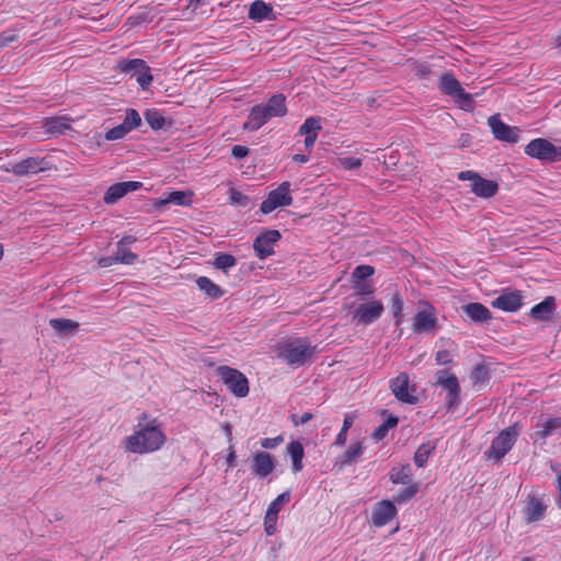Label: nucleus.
<instances>
[{
  "instance_id": "680f3d73",
  "label": "nucleus",
  "mask_w": 561,
  "mask_h": 561,
  "mask_svg": "<svg viewBox=\"0 0 561 561\" xmlns=\"http://www.w3.org/2000/svg\"><path fill=\"white\" fill-rule=\"evenodd\" d=\"M312 417H313L312 413H310V412H306V413H304V414L299 417V420H296V415H293V421H294V423H295L296 425H298V424H306L307 422H309L310 420H312Z\"/></svg>"
},
{
  "instance_id": "49530a36",
  "label": "nucleus",
  "mask_w": 561,
  "mask_h": 561,
  "mask_svg": "<svg viewBox=\"0 0 561 561\" xmlns=\"http://www.w3.org/2000/svg\"><path fill=\"white\" fill-rule=\"evenodd\" d=\"M278 515L274 514L271 511H266L265 517H264V530L266 535L272 536L276 531V524H277Z\"/></svg>"
},
{
  "instance_id": "8fccbe9b",
  "label": "nucleus",
  "mask_w": 561,
  "mask_h": 561,
  "mask_svg": "<svg viewBox=\"0 0 561 561\" xmlns=\"http://www.w3.org/2000/svg\"><path fill=\"white\" fill-rule=\"evenodd\" d=\"M339 165L345 170H355L362 165V160L355 157H344L339 159Z\"/></svg>"
},
{
  "instance_id": "f3484780",
  "label": "nucleus",
  "mask_w": 561,
  "mask_h": 561,
  "mask_svg": "<svg viewBox=\"0 0 561 561\" xmlns=\"http://www.w3.org/2000/svg\"><path fill=\"white\" fill-rule=\"evenodd\" d=\"M275 469V462L273 457L266 451H257L253 454L251 461L252 473L264 479L271 474Z\"/></svg>"
},
{
  "instance_id": "a878e982",
  "label": "nucleus",
  "mask_w": 561,
  "mask_h": 561,
  "mask_svg": "<svg viewBox=\"0 0 561 561\" xmlns=\"http://www.w3.org/2000/svg\"><path fill=\"white\" fill-rule=\"evenodd\" d=\"M412 468L409 463L393 467L389 472V479L393 484H412Z\"/></svg>"
},
{
  "instance_id": "a18cd8bd",
  "label": "nucleus",
  "mask_w": 561,
  "mask_h": 561,
  "mask_svg": "<svg viewBox=\"0 0 561 561\" xmlns=\"http://www.w3.org/2000/svg\"><path fill=\"white\" fill-rule=\"evenodd\" d=\"M146 121L153 129H160L164 126V117L157 111H148L146 113Z\"/></svg>"
},
{
  "instance_id": "09e8293b",
  "label": "nucleus",
  "mask_w": 561,
  "mask_h": 561,
  "mask_svg": "<svg viewBox=\"0 0 561 561\" xmlns=\"http://www.w3.org/2000/svg\"><path fill=\"white\" fill-rule=\"evenodd\" d=\"M128 133L129 131H127V129L122 124H119L118 126L108 129L104 137L106 140L113 141L124 138Z\"/></svg>"
},
{
  "instance_id": "7c9ffc66",
  "label": "nucleus",
  "mask_w": 561,
  "mask_h": 561,
  "mask_svg": "<svg viewBox=\"0 0 561 561\" xmlns=\"http://www.w3.org/2000/svg\"><path fill=\"white\" fill-rule=\"evenodd\" d=\"M363 451H364V444L362 442H356V443L352 444L343 455V458L341 461L342 466H350V465L356 462L357 459L359 458V456L363 454Z\"/></svg>"
},
{
  "instance_id": "79ce46f5",
  "label": "nucleus",
  "mask_w": 561,
  "mask_h": 561,
  "mask_svg": "<svg viewBox=\"0 0 561 561\" xmlns=\"http://www.w3.org/2000/svg\"><path fill=\"white\" fill-rule=\"evenodd\" d=\"M237 264V260L233 255L227 253H219L216 255L214 265L219 270H227L233 267Z\"/></svg>"
},
{
  "instance_id": "39448f33",
  "label": "nucleus",
  "mask_w": 561,
  "mask_h": 561,
  "mask_svg": "<svg viewBox=\"0 0 561 561\" xmlns=\"http://www.w3.org/2000/svg\"><path fill=\"white\" fill-rule=\"evenodd\" d=\"M439 89L444 94L451 96L455 102L458 103L460 108L466 111H471L473 108L472 95L462 89L460 82L453 75H442L439 79Z\"/></svg>"
},
{
  "instance_id": "393cba45",
  "label": "nucleus",
  "mask_w": 561,
  "mask_h": 561,
  "mask_svg": "<svg viewBox=\"0 0 561 561\" xmlns=\"http://www.w3.org/2000/svg\"><path fill=\"white\" fill-rule=\"evenodd\" d=\"M248 16L255 22L273 20V7L262 0H255L250 4Z\"/></svg>"
},
{
  "instance_id": "f8f14e48",
  "label": "nucleus",
  "mask_w": 561,
  "mask_h": 561,
  "mask_svg": "<svg viewBox=\"0 0 561 561\" xmlns=\"http://www.w3.org/2000/svg\"><path fill=\"white\" fill-rule=\"evenodd\" d=\"M435 385L440 386L447 391L446 404L449 410L458 405L460 400V386L455 375H450L445 369L437 370Z\"/></svg>"
},
{
  "instance_id": "0eeeda50",
  "label": "nucleus",
  "mask_w": 561,
  "mask_h": 561,
  "mask_svg": "<svg viewBox=\"0 0 561 561\" xmlns=\"http://www.w3.org/2000/svg\"><path fill=\"white\" fill-rule=\"evenodd\" d=\"M217 375L227 386L229 391L238 398H244L249 393V381L247 377L238 369L229 366H219Z\"/></svg>"
},
{
  "instance_id": "5701e85b",
  "label": "nucleus",
  "mask_w": 561,
  "mask_h": 561,
  "mask_svg": "<svg viewBox=\"0 0 561 561\" xmlns=\"http://www.w3.org/2000/svg\"><path fill=\"white\" fill-rule=\"evenodd\" d=\"M192 192H183V191H173L167 194L164 197L159 198L154 202V206L157 208H161L168 204H175L180 206H191L193 201Z\"/></svg>"
},
{
  "instance_id": "338daca9",
  "label": "nucleus",
  "mask_w": 561,
  "mask_h": 561,
  "mask_svg": "<svg viewBox=\"0 0 561 561\" xmlns=\"http://www.w3.org/2000/svg\"><path fill=\"white\" fill-rule=\"evenodd\" d=\"M136 241V238L133 237V236H126L124 238H122L121 241H118V243L121 244H124L125 247L128 245V244H131Z\"/></svg>"
},
{
  "instance_id": "c756f323",
  "label": "nucleus",
  "mask_w": 561,
  "mask_h": 561,
  "mask_svg": "<svg viewBox=\"0 0 561 561\" xmlns=\"http://www.w3.org/2000/svg\"><path fill=\"white\" fill-rule=\"evenodd\" d=\"M197 287L211 299H218L222 296V290L218 285L213 283L208 277L201 276L196 279Z\"/></svg>"
},
{
  "instance_id": "a19ab883",
  "label": "nucleus",
  "mask_w": 561,
  "mask_h": 561,
  "mask_svg": "<svg viewBox=\"0 0 561 561\" xmlns=\"http://www.w3.org/2000/svg\"><path fill=\"white\" fill-rule=\"evenodd\" d=\"M115 256H117L118 263L123 264H134L137 260V254L133 253L124 244L121 243H117V251Z\"/></svg>"
},
{
  "instance_id": "58836bf2",
  "label": "nucleus",
  "mask_w": 561,
  "mask_h": 561,
  "mask_svg": "<svg viewBox=\"0 0 561 561\" xmlns=\"http://www.w3.org/2000/svg\"><path fill=\"white\" fill-rule=\"evenodd\" d=\"M391 310L396 324L400 325L403 321V301L399 293L393 294L391 298Z\"/></svg>"
},
{
  "instance_id": "ea45409f",
  "label": "nucleus",
  "mask_w": 561,
  "mask_h": 561,
  "mask_svg": "<svg viewBox=\"0 0 561 561\" xmlns=\"http://www.w3.org/2000/svg\"><path fill=\"white\" fill-rule=\"evenodd\" d=\"M140 123L141 117L139 113L134 108H128L122 125L130 133L133 129L137 128Z\"/></svg>"
},
{
  "instance_id": "c03bdc74",
  "label": "nucleus",
  "mask_w": 561,
  "mask_h": 561,
  "mask_svg": "<svg viewBox=\"0 0 561 561\" xmlns=\"http://www.w3.org/2000/svg\"><path fill=\"white\" fill-rule=\"evenodd\" d=\"M290 501V491H285L280 493L274 501L268 505L267 511L273 512L274 514L279 513L282 507Z\"/></svg>"
},
{
  "instance_id": "473e14b6",
  "label": "nucleus",
  "mask_w": 561,
  "mask_h": 561,
  "mask_svg": "<svg viewBox=\"0 0 561 561\" xmlns=\"http://www.w3.org/2000/svg\"><path fill=\"white\" fill-rule=\"evenodd\" d=\"M355 419H356V414L355 413H347L344 416L342 428L339 432V434L336 435V438H335V442H334L335 446H344L346 444L347 431L352 427Z\"/></svg>"
},
{
  "instance_id": "6e6552de",
  "label": "nucleus",
  "mask_w": 561,
  "mask_h": 561,
  "mask_svg": "<svg viewBox=\"0 0 561 561\" xmlns=\"http://www.w3.org/2000/svg\"><path fill=\"white\" fill-rule=\"evenodd\" d=\"M458 180L470 181L471 192L481 198H491L499 191V184L495 181L482 178L474 171H461L458 173Z\"/></svg>"
},
{
  "instance_id": "cd10ccee",
  "label": "nucleus",
  "mask_w": 561,
  "mask_h": 561,
  "mask_svg": "<svg viewBox=\"0 0 561 561\" xmlns=\"http://www.w3.org/2000/svg\"><path fill=\"white\" fill-rule=\"evenodd\" d=\"M559 430H561V416L549 417L542 423L541 428L535 433V437L546 439Z\"/></svg>"
},
{
  "instance_id": "c9c22d12",
  "label": "nucleus",
  "mask_w": 561,
  "mask_h": 561,
  "mask_svg": "<svg viewBox=\"0 0 561 561\" xmlns=\"http://www.w3.org/2000/svg\"><path fill=\"white\" fill-rule=\"evenodd\" d=\"M321 121L319 117H308L304 124L299 127L298 134L299 135H312L316 134L318 136V133L321 130Z\"/></svg>"
},
{
  "instance_id": "052dcab7",
  "label": "nucleus",
  "mask_w": 561,
  "mask_h": 561,
  "mask_svg": "<svg viewBox=\"0 0 561 561\" xmlns=\"http://www.w3.org/2000/svg\"><path fill=\"white\" fill-rule=\"evenodd\" d=\"M226 460L229 468H233L236 466V451L233 446H230L228 448V455Z\"/></svg>"
},
{
  "instance_id": "6e6d98bb",
  "label": "nucleus",
  "mask_w": 561,
  "mask_h": 561,
  "mask_svg": "<svg viewBox=\"0 0 561 561\" xmlns=\"http://www.w3.org/2000/svg\"><path fill=\"white\" fill-rule=\"evenodd\" d=\"M231 154L236 159H243L249 154V148L245 146L236 145L231 149Z\"/></svg>"
},
{
  "instance_id": "4c0bfd02",
  "label": "nucleus",
  "mask_w": 561,
  "mask_h": 561,
  "mask_svg": "<svg viewBox=\"0 0 561 561\" xmlns=\"http://www.w3.org/2000/svg\"><path fill=\"white\" fill-rule=\"evenodd\" d=\"M134 77H136V81L142 90H146L153 80V77L150 73V67L146 64V61H144V68L140 67L138 71L135 72Z\"/></svg>"
},
{
  "instance_id": "9d476101",
  "label": "nucleus",
  "mask_w": 561,
  "mask_h": 561,
  "mask_svg": "<svg viewBox=\"0 0 561 561\" xmlns=\"http://www.w3.org/2000/svg\"><path fill=\"white\" fill-rule=\"evenodd\" d=\"M291 204L290 183L285 181L270 192L267 198L261 203L260 210L263 214H270L277 207L289 206Z\"/></svg>"
},
{
  "instance_id": "13d9d810",
  "label": "nucleus",
  "mask_w": 561,
  "mask_h": 561,
  "mask_svg": "<svg viewBox=\"0 0 561 561\" xmlns=\"http://www.w3.org/2000/svg\"><path fill=\"white\" fill-rule=\"evenodd\" d=\"M16 36L15 34L13 33H3L1 36H0V48L1 47H5L7 45H9L11 42L15 41Z\"/></svg>"
},
{
  "instance_id": "9b49d317",
  "label": "nucleus",
  "mask_w": 561,
  "mask_h": 561,
  "mask_svg": "<svg viewBox=\"0 0 561 561\" xmlns=\"http://www.w3.org/2000/svg\"><path fill=\"white\" fill-rule=\"evenodd\" d=\"M389 388L397 400L403 403L415 404L417 397L414 394L415 386H410V377L407 373H400L390 379Z\"/></svg>"
},
{
  "instance_id": "b1692460",
  "label": "nucleus",
  "mask_w": 561,
  "mask_h": 561,
  "mask_svg": "<svg viewBox=\"0 0 561 561\" xmlns=\"http://www.w3.org/2000/svg\"><path fill=\"white\" fill-rule=\"evenodd\" d=\"M466 316L476 323H484L492 319L491 311L480 302H470L462 306Z\"/></svg>"
},
{
  "instance_id": "e2e57ef3",
  "label": "nucleus",
  "mask_w": 561,
  "mask_h": 561,
  "mask_svg": "<svg viewBox=\"0 0 561 561\" xmlns=\"http://www.w3.org/2000/svg\"><path fill=\"white\" fill-rule=\"evenodd\" d=\"M305 136H306V138H305V147H306L307 150L310 151L312 149V147L314 146L318 136L316 134L305 135Z\"/></svg>"
},
{
  "instance_id": "69168bd1",
  "label": "nucleus",
  "mask_w": 561,
  "mask_h": 561,
  "mask_svg": "<svg viewBox=\"0 0 561 561\" xmlns=\"http://www.w3.org/2000/svg\"><path fill=\"white\" fill-rule=\"evenodd\" d=\"M293 161L297 162V163H306L309 161V156L308 154H300V153H297V154H294L291 157Z\"/></svg>"
},
{
  "instance_id": "423d86ee",
  "label": "nucleus",
  "mask_w": 561,
  "mask_h": 561,
  "mask_svg": "<svg viewBox=\"0 0 561 561\" xmlns=\"http://www.w3.org/2000/svg\"><path fill=\"white\" fill-rule=\"evenodd\" d=\"M519 434V424L514 423L512 426L501 431L493 439L488 457L500 461L514 446Z\"/></svg>"
},
{
  "instance_id": "864d4df0",
  "label": "nucleus",
  "mask_w": 561,
  "mask_h": 561,
  "mask_svg": "<svg viewBox=\"0 0 561 561\" xmlns=\"http://www.w3.org/2000/svg\"><path fill=\"white\" fill-rule=\"evenodd\" d=\"M283 442L282 436L273 437V438H263L261 440V446L265 449L276 448Z\"/></svg>"
},
{
  "instance_id": "7ed1b4c3",
  "label": "nucleus",
  "mask_w": 561,
  "mask_h": 561,
  "mask_svg": "<svg viewBox=\"0 0 561 561\" xmlns=\"http://www.w3.org/2000/svg\"><path fill=\"white\" fill-rule=\"evenodd\" d=\"M314 354V346L306 339H293L278 345V356L290 366H302Z\"/></svg>"
},
{
  "instance_id": "72a5a7b5",
  "label": "nucleus",
  "mask_w": 561,
  "mask_h": 561,
  "mask_svg": "<svg viewBox=\"0 0 561 561\" xmlns=\"http://www.w3.org/2000/svg\"><path fill=\"white\" fill-rule=\"evenodd\" d=\"M434 449H435V445H433L431 443L422 444L417 448V450L415 451L414 457H413L415 465L419 468H423L426 465L427 459H428L430 455L434 451Z\"/></svg>"
},
{
  "instance_id": "6ab92c4d",
  "label": "nucleus",
  "mask_w": 561,
  "mask_h": 561,
  "mask_svg": "<svg viewBox=\"0 0 561 561\" xmlns=\"http://www.w3.org/2000/svg\"><path fill=\"white\" fill-rule=\"evenodd\" d=\"M492 307L505 312H515L523 305V297L519 291L503 293L492 301Z\"/></svg>"
},
{
  "instance_id": "a211bd4d",
  "label": "nucleus",
  "mask_w": 561,
  "mask_h": 561,
  "mask_svg": "<svg viewBox=\"0 0 561 561\" xmlns=\"http://www.w3.org/2000/svg\"><path fill=\"white\" fill-rule=\"evenodd\" d=\"M142 186L141 182L128 181L111 185L103 197L104 203L107 205L116 203L129 192H135Z\"/></svg>"
},
{
  "instance_id": "de8ad7c7",
  "label": "nucleus",
  "mask_w": 561,
  "mask_h": 561,
  "mask_svg": "<svg viewBox=\"0 0 561 561\" xmlns=\"http://www.w3.org/2000/svg\"><path fill=\"white\" fill-rule=\"evenodd\" d=\"M375 270L370 265H358L355 267L353 272V278L355 283H359V280L366 279L374 274Z\"/></svg>"
},
{
  "instance_id": "f257e3e1",
  "label": "nucleus",
  "mask_w": 561,
  "mask_h": 561,
  "mask_svg": "<svg viewBox=\"0 0 561 561\" xmlns=\"http://www.w3.org/2000/svg\"><path fill=\"white\" fill-rule=\"evenodd\" d=\"M165 442L167 435L159 420L142 413L138 417L137 430L131 435L126 436L123 444L126 451L145 455L158 451Z\"/></svg>"
},
{
  "instance_id": "603ef678",
  "label": "nucleus",
  "mask_w": 561,
  "mask_h": 561,
  "mask_svg": "<svg viewBox=\"0 0 561 561\" xmlns=\"http://www.w3.org/2000/svg\"><path fill=\"white\" fill-rule=\"evenodd\" d=\"M147 21H148V14L146 12H141L138 14L130 15L126 21V25H128L129 27H135V26L142 24L144 22H147Z\"/></svg>"
},
{
  "instance_id": "bb28decb",
  "label": "nucleus",
  "mask_w": 561,
  "mask_h": 561,
  "mask_svg": "<svg viewBox=\"0 0 561 561\" xmlns=\"http://www.w3.org/2000/svg\"><path fill=\"white\" fill-rule=\"evenodd\" d=\"M287 451L293 460V471L299 472L302 469L304 447L298 440L290 442Z\"/></svg>"
},
{
  "instance_id": "2eb2a0df",
  "label": "nucleus",
  "mask_w": 561,
  "mask_h": 561,
  "mask_svg": "<svg viewBox=\"0 0 561 561\" xmlns=\"http://www.w3.org/2000/svg\"><path fill=\"white\" fill-rule=\"evenodd\" d=\"M279 239L280 233L278 230H267L259 234L253 242L256 256L263 260L272 255L274 253V245Z\"/></svg>"
},
{
  "instance_id": "774afa93",
  "label": "nucleus",
  "mask_w": 561,
  "mask_h": 561,
  "mask_svg": "<svg viewBox=\"0 0 561 561\" xmlns=\"http://www.w3.org/2000/svg\"><path fill=\"white\" fill-rule=\"evenodd\" d=\"M206 0H191L190 5L195 10L199 4H205Z\"/></svg>"
},
{
  "instance_id": "1a4fd4ad",
  "label": "nucleus",
  "mask_w": 561,
  "mask_h": 561,
  "mask_svg": "<svg viewBox=\"0 0 561 561\" xmlns=\"http://www.w3.org/2000/svg\"><path fill=\"white\" fill-rule=\"evenodd\" d=\"M525 153L531 158L558 162L561 161V147L554 146L545 138H536L525 147Z\"/></svg>"
},
{
  "instance_id": "4d7b16f0",
  "label": "nucleus",
  "mask_w": 561,
  "mask_h": 561,
  "mask_svg": "<svg viewBox=\"0 0 561 561\" xmlns=\"http://www.w3.org/2000/svg\"><path fill=\"white\" fill-rule=\"evenodd\" d=\"M98 263L101 267H108V266H112L113 264H117L118 260H117V256H115V255L102 256L99 259Z\"/></svg>"
},
{
  "instance_id": "20e7f679",
  "label": "nucleus",
  "mask_w": 561,
  "mask_h": 561,
  "mask_svg": "<svg viewBox=\"0 0 561 561\" xmlns=\"http://www.w3.org/2000/svg\"><path fill=\"white\" fill-rule=\"evenodd\" d=\"M343 310H347L352 313V321L356 325H369L381 317L385 308L380 300L371 299L359 304L355 308L354 305L344 304Z\"/></svg>"
},
{
  "instance_id": "dca6fc26",
  "label": "nucleus",
  "mask_w": 561,
  "mask_h": 561,
  "mask_svg": "<svg viewBox=\"0 0 561 561\" xmlns=\"http://www.w3.org/2000/svg\"><path fill=\"white\" fill-rule=\"evenodd\" d=\"M398 514V510L392 501L382 500L377 502L371 514V522L376 527H382L389 524Z\"/></svg>"
},
{
  "instance_id": "f704fd0d",
  "label": "nucleus",
  "mask_w": 561,
  "mask_h": 561,
  "mask_svg": "<svg viewBox=\"0 0 561 561\" xmlns=\"http://www.w3.org/2000/svg\"><path fill=\"white\" fill-rule=\"evenodd\" d=\"M398 424V417L396 416H389L385 422H382L371 434V437L379 442L382 440L390 428L396 427Z\"/></svg>"
},
{
  "instance_id": "37998d69",
  "label": "nucleus",
  "mask_w": 561,
  "mask_h": 561,
  "mask_svg": "<svg viewBox=\"0 0 561 561\" xmlns=\"http://www.w3.org/2000/svg\"><path fill=\"white\" fill-rule=\"evenodd\" d=\"M470 378L472 380V383L476 385H482L489 380V369L484 365H477L474 369L472 370Z\"/></svg>"
},
{
  "instance_id": "412c9836",
  "label": "nucleus",
  "mask_w": 561,
  "mask_h": 561,
  "mask_svg": "<svg viewBox=\"0 0 561 561\" xmlns=\"http://www.w3.org/2000/svg\"><path fill=\"white\" fill-rule=\"evenodd\" d=\"M554 311L556 299L552 296H548L530 309L529 316L536 321H548L552 318Z\"/></svg>"
},
{
  "instance_id": "aec40b11",
  "label": "nucleus",
  "mask_w": 561,
  "mask_h": 561,
  "mask_svg": "<svg viewBox=\"0 0 561 561\" xmlns=\"http://www.w3.org/2000/svg\"><path fill=\"white\" fill-rule=\"evenodd\" d=\"M437 323V319L434 314L433 308L428 307L427 309H423L416 312L413 318V331L416 333L420 332H430L435 329Z\"/></svg>"
},
{
  "instance_id": "4468645a",
  "label": "nucleus",
  "mask_w": 561,
  "mask_h": 561,
  "mask_svg": "<svg viewBox=\"0 0 561 561\" xmlns=\"http://www.w3.org/2000/svg\"><path fill=\"white\" fill-rule=\"evenodd\" d=\"M488 124L497 140L510 144H515L518 141L520 130L515 126L506 125L499 118L497 115L490 116Z\"/></svg>"
},
{
  "instance_id": "0e129e2a",
  "label": "nucleus",
  "mask_w": 561,
  "mask_h": 561,
  "mask_svg": "<svg viewBox=\"0 0 561 561\" xmlns=\"http://www.w3.org/2000/svg\"><path fill=\"white\" fill-rule=\"evenodd\" d=\"M557 488H558V499H557V506L559 510H561V473L557 476Z\"/></svg>"
},
{
  "instance_id": "3c124183",
  "label": "nucleus",
  "mask_w": 561,
  "mask_h": 561,
  "mask_svg": "<svg viewBox=\"0 0 561 561\" xmlns=\"http://www.w3.org/2000/svg\"><path fill=\"white\" fill-rule=\"evenodd\" d=\"M230 201L232 204L245 206L248 204V197L236 188H230Z\"/></svg>"
},
{
  "instance_id": "c85d7f7f",
  "label": "nucleus",
  "mask_w": 561,
  "mask_h": 561,
  "mask_svg": "<svg viewBox=\"0 0 561 561\" xmlns=\"http://www.w3.org/2000/svg\"><path fill=\"white\" fill-rule=\"evenodd\" d=\"M49 325L59 334L68 335L73 333L78 328L79 323L70 319H50Z\"/></svg>"
},
{
  "instance_id": "ddd939ff",
  "label": "nucleus",
  "mask_w": 561,
  "mask_h": 561,
  "mask_svg": "<svg viewBox=\"0 0 561 561\" xmlns=\"http://www.w3.org/2000/svg\"><path fill=\"white\" fill-rule=\"evenodd\" d=\"M4 170L16 176H28L50 170V163L46 158L28 157L12 164L10 168H5Z\"/></svg>"
},
{
  "instance_id": "f03ea898",
  "label": "nucleus",
  "mask_w": 561,
  "mask_h": 561,
  "mask_svg": "<svg viewBox=\"0 0 561 561\" xmlns=\"http://www.w3.org/2000/svg\"><path fill=\"white\" fill-rule=\"evenodd\" d=\"M287 114L286 98L282 93L272 95L265 104L254 105L243 124V129L254 131L274 117H283Z\"/></svg>"
},
{
  "instance_id": "e433bc0d",
  "label": "nucleus",
  "mask_w": 561,
  "mask_h": 561,
  "mask_svg": "<svg viewBox=\"0 0 561 561\" xmlns=\"http://www.w3.org/2000/svg\"><path fill=\"white\" fill-rule=\"evenodd\" d=\"M419 489H420L419 483L408 484V486L404 490L398 492L393 496L392 502L398 503V504L405 503L416 495V493L419 492Z\"/></svg>"
},
{
  "instance_id": "2f4dec72",
  "label": "nucleus",
  "mask_w": 561,
  "mask_h": 561,
  "mask_svg": "<svg viewBox=\"0 0 561 561\" xmlns=\"http://www.w3.org/2000/svg\"><path fill=\"white\" fill-rule=\"evenodd\" d=\"M144 61L142 59L136 58V59H122L117 61L115 69L119 72L124 73H131V76L135 75L136 71L140 67L144 68Z\"/></svg>"
},
{
  "instance_id": "bf43d9fd",
  "label": "nucleus",
  "mask_w": 561,
  "mask_h": 561,
  "mask_svg": "<svg viewBox=\"0 0 561 561\" xmlns=\"http://www.w3.org/2000/svg\"><path fill=\"white\" fill-rule=\"evenodd\" d=\"M354 288L355 289H358L357 291V295H370L373 294V288L371 286L367 285V284H364V285H359V283H355L354 284Z\"/></svg>"
},
{
  "instance_id": "4be33fe9",
  "label": "nucleus",
  "mask_w": 561,
  "mask_h": 561,
  "mask_svg": "<svg viewBox=\"0 0 561 561\" xmlns=\"http://www.w3.org/2000/svg\"><path fill=\"white\" fill-rule=\"evenodd\" d=\"M547 506L541 499L529 495L527 499L524 514L527 523L538 522L543 518Z\"/></svg>"
},
{
  "instance_id": "5fc2aeb1",
  "label": "nucleus",
  "mask_w": 561,
  "mask_h": 561,
  "mask_svg": "<svg viewBox=\"0 0 561 561\" xmlns=\"http://www.w3.org/2000/svg\"><path fill=\"white\" fill-rule=\"evenodd\" d=\"M435 359L438 365H447L451 363V355L447 350H440L436 353Z\"/></svg>"
}]
</instances>
